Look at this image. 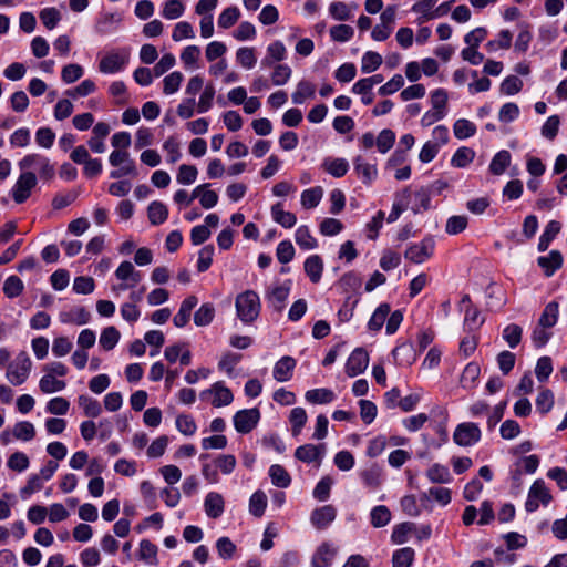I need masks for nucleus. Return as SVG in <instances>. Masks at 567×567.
Returning a JSON list of instances; mask_svg holds the SVG:
<instances>
[{
  "label": "nucleus",
  "mask_w": 567,
  "mask_h": 567,
  "mask_svg": "<svg viewBox=\"0 0 567 567\" xmlns=\"http://www.w3.org/2000/svg\"><path fill=\"white\" fill-rule=\"evenodd\" d=\"M59 318L62 323H75L78 326H82L90 321L91 315L85 308L78 307L70 311L61 312Z\"/></svg>",
  "instance_id": "obj_24"
},
{
  "label": "nucleus",
  "mask_w": 567,
  "mask_h": 567,
  "mask_svg": "<svg viewBox=\"0 0 567 567\" xmlns=\"http://www.w3.org/2000/svg\"><path fill=\"white\" fill-rule=\"evenodd\" d=\"M337 555V548L330 543H322L315 551L311 567H330Z\"/></svg>",
  "instance_id": "obj_15"
},
{
  "label": "nucleus",
  "mask_w": 567,
  "mask_h": 567,
  "mask_svg": "<svg viewBox=\"0 0 567 567\" xmlns=\"http://www.w3.org/2000/svg\"><path fill=\"white\" fill-rule=\"evenodd\" d=\"M38 179L34 172L21 171L16 184L11 189V195L17 204L24 203L31 195V190L37 186Z\"/></svg>",
  "instance_id": "obj_8"
},
{
  "label": "nucleus",
  "mask_w": 567,
  "mask_h": 567,
  "mask_svg": "<svg viewBox=\"0 0 567 567\" xmlns=\"http://www.w3.org/2000/svg\"><path fill=\"white\" fill-rule=\"evenodd\" d=\"M322 168L333 177H342L349 169V164L344 158L328 157L322 162Z\"/></svg>",
  "instance_id": "obj_29"
},
{
  "label": "nucleus",
  "mask_w": 567,
  "mask_h": 567,
  "mask_svg": "<svg viewBox=\"0 0 567 567\" xmlns=\"http://www.w3.org/2000/svg\"><path fill=\"white\" fill-rule=\"evenodd\" d=\"M453 133L457 140H465L475 135L476 125L466 118H460L453 125Z\"/></svg>",
  "instance_id": "obj_44"
},
{
  "label": "nucleus",
  "mask_w": 567,
  "mask_h": 567,
  "mask_svg": "<svg viewBox=\"0 0 567 567\" xmlns=\"http://www.w3.org/2000/svg\"><path fill=\"white\" fill-rule=\"evenodd\" d=\"M382 56L374 51H368L363 54L362 61H361V71L363 73H371L379 69V66L382 64Z\"/></svg>",
  "instance_id": "obj_60"
},
{
  "label": "nucleus",
  "mask_w": 567,
  "mask_h": 567,
  "mask_svg": "<svg viewBox=\"0 0 567 567\" xmlns=\"http://www.w3.org/2000/svg\"><path fill=\"white\" fill-rule=\"evenodd\" d=\"M206 515L210 518H218L223 515L225 502L221 494L217 492H209L204 502Z\"/></svg>",
  "instance_id": "obj_19"
},
{
  "label": "nucleus",
  "mask_w": 567,
  "mask_h": 567,
  "mask_svg": "<svg viewBox=\"0 0 567 567\" xmlns=\"http://www.w3.org/2000/svg\"><path fill=\"white\" fill-rule=\"evenodd\" d=\"M511 164V154L503 150L497 152L491 161L489 171L494 175H502Z\"/></svg>",
  "instance_id": "obj_40"
},
{
  "label": "nucleus",
  "mask_w": 567,
  "mask_h": 567,
  "mask_svg": "<svg viewBox=\"0 0 567 567\" xmlns=\"http://www.w3.org/2000/svg\"><path fill=\"white\" fill-rule=\"evenodd\" d=\"M563 260V255L558 250H551L547 256L538 257L537 262L544 269L545 275L550 277L561 267Z\"/></svg>",
  "instance_id": "obj_23"
},
{
  "label": "nucleus",
  "mask_w": 567,
  "mask_h": 567,
  "mask_svg": "<svg viewBox=\"0 0 567 567\" xmlns=\"http://www.w3.org/2000/svg\"><path fill=\"white\" fill-rule=\"evenodd\" d=\"M147 217L152 225H162L168 217V209L164 203L154 200L148 205Z\"/></svg>",
  "instance_id": "obj_27"
},
{
  "label": "nucleus",
  "mask_w": 567,
  "mask_h": 567,
  "mask_svg": "<svg viewBox=\"0 0 567 567\" xmlns=\"http://www.w3.org/2000/svg\"><path fill=\"white\" fill-rule=\"evenodd\" d=\"M305 398L311 404H327L336 399V394L330 389L320 388L307 391Z\"/></svg>",
  "instance_id": "obj_30"
},
{
  "label": "nucleus",
  "mask_w": 567,
  "mask_h": 567,
  "mask_svg": "<svg viewBox=\"0 0 567 567\" xmlns=\"http://www.w3.org/2000/svg\"><path fill=\"white\" fill-rule=\"evenodd\" d=\"M269 476L271 478V483L277 487L286 488L291 483L289 473L285 470L284 466L279 464H274L270 466Z\"/></svg>",
  "instance_id": "obj_37"
},
{
  "label": "nucleus",
  "mask_w": 567,
  "mask_h": 567,
  "mask_svg": "<svg viewBox=\"0 0 567 567\" xmlns=\"http://www.w3.org/2000/svg\"><path fill=\"white\" fill-rule=\"evenodd\" d=\"M303 268L305 272L313 284L320 281L323 271V261L320 256L312 255L308 257L303 264Z\"/></svg>",
  "instance_id": "obj_25"
},
{
  "label": "nucleus",
  "mask_w": 567,
  "mask_h": 567,
  "mask_svg": "<svg viewBox=\"0 0 567 567\" xmlns=\"http://www.w3.org/2000/svg\"><path fill=\"white\" fill-rule=\"evenodd\" d=\"M316 86L307 80H302L297 84L296 91L292 93L291 99L295 104H302L307 99L315 96Z\"/></svg>",
  "instance_id": "obj_33"
},
{
  "label": "nucleus",
  "mask_w": 567,
  "mask_h": 567,
  "mask_svg": "<svg viewBox=\"0 0 567 567\" xmlns=\"http://www.w3.org/2000/svg\"><path fill=\"white\" fill-rule=\"evenodd\" d=\"M291 282L288 280L282 285L270 287L266 292V300L274 310L280 312L285 308L286 300L290 293Z\"/></svg>",
  "instance_id": "obj_13"
},
{
  "label": "nucleus",
  "mask_w": 567,
  "mask_h": 567,
  "mask_svg": "<svg viewBox=\"0 0 567 567\" xmlns=\"http://www.w3.org/2000/svg\"><path fill=\"white\" fill-rule=\"evenodd\" d=\"M308 416L303 408H293L290 411L289 421L291 423V431L293 436L301 433L302 427L307 423Z\"/></svg>",
  "instance_id": "obj_48"
},
{
  "label": "nucleus",
  "mask_w": 567,
  "mask_h": 567,
  "mask_svg": "<svg viewBox=\"0 0 567 567\" xmlns=\"http://www.w3.org/2000/svg\"><path fill=\"white\" fill-rule=\"evenodd\" d=\"M481 373V368L475 362H470L462 372L461 384L463 388H472Z\"/></svg>",
  "instance_id": "obj_56"
},
{
  "label": "nucleus",
  "mask_w": 567,
  "mask_h": 567,
  "mask_svg": "<svg viewBox=\"0 0 567 567\" xmlns=\"http://www.w3.org/2000/svg\"><path fill=\"white\" fill-rule=\"evenodd\" d=\"M322 196L323 189L320 186L306 189L301 193V205L306 209L315 208L319 205Z\"/></svg>",
  "instance_id": "obj_41"
},
{
  "label": "nucleus",
  "mask_w": 567,
  "mask_h": 567,
  "mask_svg": "<svg viewBox=\"0 0 567 567\" xmlns=\"http://www.w3.org/2000/svg\"><path fill=\"white\" fill-rule=\"evenodd\" d=\"M353 166L355 173L364 184H370L377 177L378 171L375 165L364 162L362 156H357L353 159Z\"/></svg>",
  "instance_id": "obj_26"
},
{
  "label": "nucleus",
  "mask_w": 567,
  "mask_h": 567,
  "mask_svg": "<svg viewBox=\"0 0 567 567\" xmlns=\"http://www.w3.org/2000/svg\"><path fill=\"white\" fill-rule=\"evenodd\" d=\"M558 313H559L558 302L551 301V302L547 303L543 310V313L539 317L538 324L549 328V329L553 328L557 323Z\"/></svg>",
  "instance_id": "obj_34"
},
{
  "label": "nucleus",
  "mask_w": 567,
  "mask_h": 567,
  "mask_svg": "<svg viewBox=\"0 0 567 567\" xmlns=\"http://www.w3.org/2000/svg\"><path fill=\"white\" fill-rule=\"evenodd\" d=\"M260 419L258 409L240 410L234 415V426L237 432L246 434L252 431Z\"/></svg>",
  "instance_id": "obj_10"
},
{
  "label": "nucleus",
  "mask_w": 567,
  "mask_h": 567,
  "mask_svg": "<svg viewBox=\"0 0 567 567\" xmlns=\"http://www.w3.org/2000/svg\"><path fill=\"white\" fill-rule=\"evenodd\" d=\"M122 17L118 13L104 12L95 23V31L100 34L111 33L121 23Z\"/></svg>",
  "instance_id": "obj_22"
},
{
  "label": "nucleus",
  "mask_w": 567,
  "mask_h": 567,
  "mask_svg": "<svg viewBox=\"0 0 567 567\" xmlns=\"http://www.w3.org/2000/svg\"><path fill=\"white\" fill-rule=\"evenodd\" d=\"M390 306L388 303H381L372 313L368 327L372 331H379L384 324L386 317L390 313Z\"/></svg>",
  "instance_id": "obj_42"
},
{
  "label": "nucleus",
  "mask_w": 567,
  "mask_h": 567,
  "mask_svg": "<svg viewBox=\"0 0 567 567\" xmlns=\"http://www.w3.org/2000/svg\"><path fill=\"white\" fill-rule=\"evenodd\" d=\"M184 80V75L179 71H174L166 75L163 80V93L165 95H172L176 93Z\"/></svg>",
  "instance_id": "obj_51"
},
{
  "label": "nucleus",
  "mask_w": 567,
  "mask_h": 567,
  "mask_svg": "<svg viewBox=\"0 0 567 567\" xmlns=\"http://www.w3.org/2000/svg\"><path fill=\"white\" fill-rule=\"evenodd\" d=\"M272 219L285 228H292L297 223V217L293 213L286 212L280 203L271 207Z\"/></svg>",
  "instance_id": "obj_28"
},
{
  "label": "nucleus",
  "mask_w": 567,
  "mask_h": 567,
  "mask_svg": "<svg viewBox=\"0 0 567 567\" xmlns=\"http://www.w3.org/2000/svg\"><path fill=\"white\" fill-rule=\"evenodd\" d=\"M553 499V496L543 480H536L529 487L525 509L533 513L538 509L539 504L547 506Z\"/></svg>",
  "instance_id": "obj_6"
},
{
  "label": "nucleus",
  "mask_w": 567,
  "mask_h": 567,
  "mask_svg": "<svg viewBox=\"0 0 567 567\" xmlns=\"http://www.w3.org/2000/svg\"><path fill=\"white\" fill-rule=\"evenodd\" d=\"M326 455V444H303L296 449L295 457L303 463H317L320 466Z\"/></svg>",
  "instance_id": "obj_11"
},
{
  "label": "nucleus",
  "mask_w": 567,
  "mask_h": 567,
  "mask_svg": "<svg viewBox=\"0 0 567 567\" xmlns=\"http://www.w3.org/2000/svg\"><path fill=\"white\" fill-rule=\"evenodd\" d=\"M18 165L24 172L37 171L42 179H51L54 176V166L41 154H28L19 161Z\"/></svg>",
  "instance_id": "obj_4"
},
{
  "label": "nucleus",
  "mask_w": 567,
  "mask_h": 567,
  "mask_svg": "<svg viewBox=\"0 0 567 567\" xmlns=\"http://www.w3.org/2000/svg\"><path fill=\"white\" fill-rule=\"evenodd\" d=\"M239 17L240 11L237 7H228L219 14L217 24L221 29H229L238 21Z\"/></svg>",
  "instance_id": "obj_53"
},
{
  "label": "nucleus",
  "mask_w": 567,
  "mask_h": 567,
  "mask_svg": "<svg viewBox=\"0 0 567 567\" xmlns=\"http://www.w3.org/2000/svg\"><path fill=\"white\" fill-rule=\"evenodd\" d=\"M370 520L374 528L384 527L391 520V512L385 505L374 506L370 512Z\"/></svg>",
  "instance_id": "obj_35"
},
{
  "label": "nucleus",
  "mask_w": 567,
  "mask_h": 567,
  "mask_svg": "<svg viewBox=\"0 0 567 567\" xmlns=\"http://www.w3.org/2000/svg\"><path fill=\"white\" fill-rule=\"evenodd\" d=\"M426 477L432 483L446 484L452 482L453 477L445 465L435 463L426 471Z\"/></svg>",
  "instance_id": "obj_31"
},
{
  "label": "nucleus",
  "mask_w": 567,
  "mask_h": 567,
  "mask_svg": "<svg viewBox=\"0 0 567 567\" xmlns=\"http://www.w3.org/2000/svg\"><path fill=\"white\" fill-rule=\"evenodd\" d=\"M128 59V50H112L100 60L99 71L103 74L121 72L126 66Z\"/></svg>",
  "instance_id": "obj_5"
},
{
  "label": "nucleus",
  "mask_w": 567,
  "mask_h": 567,
  "mask_svg": "<svg viewBox=\"0 0 567 567\" xmlns=\"http://www.w3.org/2000/svg\"><path fill=\"white\" fill-rule=\"evenodd\" d=\"M437 0H422L412 6V11L421 14L419 22L435 19L434 7Z\"/></svg>",
  "instance_id": "obj_38"
},
{
  "label": "nucleus",
  "mask_w": 567,
  "mask_h": 567,
  "mask_svg": "<svg viewBox=\"0 0 567 567\" xmlns=\"http://www.w3.org/2000/svg\"><path fill=\"white\" fill-rule=\"evenodd\" d=\"M523 329L515 323L506 326L503 330L502 337L509 348H516L522 340Z\"/></svg>",
  "instance_id": "obj_55"
},
{
  "label": "nucleus",
  "mask_w": 567,
  "mask_h": 567,
  "mask_svg": "<svg viewBox=\"0 0 567 567\" xmlns=\"http://www.w3.org/2000/svg\"><path fill=\"white\" fill-rule=\"evenodd\" d=\"M115 277L120 280V284L113 285L111 290L115 295H120L123 291L134 288L138 285L143 278L141 271L136 270L131 261H122L115 270Z\"/></svg>",
  "instance_id": "obj_3"
},
{
  "label": "nucleus",
  "mask_w": 567,
  "mask_h": 567,
  "mask_svg": "<svg viewBox=\"0 0 567 567\" xmlns=\"http://www.w3.org/2000/svg\"><path fill=\"white\" fill-rule=\"evenodd\" d=\"M237 317L246 324L254 322L261 309L259 296L254 290L239 293L235 301Z\"/></svg>",
  "instance_id": "obj_1"
},
{
  "label": "nucleus",
  "mask_w": 567,
  "mask_h": 567,
  "mask_svg": "<svg viewBox=\"0 0 567 567\" xmlns=\"http://www.w3.org/2000/svg\"><path fill=\"white\" fill-rule=\"evenodd\" d=\"M422 501L434 499L441 506H446L451 502V489L446 487H431L426 493L421 496Z\"/></svg>",
  "instance_id": "obj_45"
},
{
  "label": "nucleus",
  "mask_w": 567,
  "mask_h": 567,
  "mask_svg": "<svg viewBox=\"0 0 567 567\" xmlns=\"http://www.w3.org/2000/svg\"><path fill=\"white\" fill-rule=\"evenodd\" d=\"M415 557V551L411 547L398 549L392 556V567H411Z\"/></svg>",
  "instance_id": "obj_43"
},
{
  "label": "nucleus",
  "mask_w": 567,
  "mask_h": 567,
  "mask_svg": "<svg viewBox=\"0 0 567 567\" xmlns=\"http://www.w3.org/2000/svg\"><path fill=\"white\" fill-rule=\"evenodd\" d=\"M297 245L306 250L315 249L317 247V240L310 234V230L307 226H300L297 228L295 234Z\"/></svg>",
  "instance_id": "obj_47"
},
{
  "label": "nucleus",
  "mask_w": 567,
  "mask_h": 567,
  "mask_svg": "<svg viewBox=\"0 0 567 567\" xmlns=\"http://www.w3.org/2000/svg\"><path fill=\"white\" fill-rule=\"evenodd\" d=\"M435 240L433 237H424L420 243L409 246L404 252L405 259L413 264H423L433 256Z\"/></svg>",
  "instance_id": "obj_7"
},
{
  "label": "nucleus",
  "mask_w": 567,
  "mask_h": 567,
  "mask_svg": "<svg viewBox=\"0 0 567 567\" xmlns=\"http://www.w3.org/2000/svg\"><path fill=\"white\" fill-rule=\"evenodd\" d=\"M537 411L547 414L554 406V393L549 389L542 390L536 398Z\"/></svg>",
  "instance_id": "obj_63"
},
{
  "label": "nucleus",
  "mask_w": 567,
  "mask_h": 567,
  "mask_svg": "<svg viewBox=\"0 0 567 567\" xmlns=\"http://www.w3.org/2000/svg\"><path fill=\"white\" fill-rule=\"evenodd\" d=\"M12 435L17 440L31 441L35 436V427L29 421H21L14 424Z\"/></svg>",
  "instance_id": "obj_54"
},
{
  "label": "nucleus",
  "mask_w": 567,
  "mask_h": 567,
  "mask_svg": "<svg viewBox=\"0 0 567 567\" xmlns=\"http://www.w3.org/2000/svg\"><path fill=\"white\" fill-rule=\"evenodd\" d=\"M336 507L333 505H324L311 513L310 522L317 529H324L336 519Z\"/></svg>",
  "instance_id": "obj_14"
},
{
  "label": "nucleus",
  "mask_w": 567,
  "mask_h": 567,
  "mask_svg": "<svg viewBox=\"0 0 567 567\" xmlns=\"http://www.w3.org/2000/svg\"><path fill=\"white\" fill-rule=\"evenodd\" d=\"M198 171L194 165L182 164L178 168L176 181L181 185H190L195 183Z\"/></svg>",
  "instance_id": "obj_64"
},
{
  "label": "nucleus",
  "mask_w": 567,
  "mask_h": 567,
  "mask_svg": "<svg viewBox=\"0 0 567 567\" xmlns=\"http://www.w3.org/2000/svg\"><path fill=\"white\" fill-rule=\"evenodd\" d=\"M369 364V354L363 348H355L346 363V373L350 378L361 374Z\"/></svg>",
  "instance_id": "obj_12"
},
{
  "label": "nucleus",
  "mask_w": 567,
  "mask_h": 567,
  "mask_svg": "<svg viewBox=\"0 0 567 567\" xmlns=\"http://www.w3.org/2000/svg\"><path fill=\"white\" fill-rule=\"evenodd\" d=\"M395 142V134L389 128L382 130L375 138L378 151L382 154L389 152Z\"/></svg>",
  "instance_id": "obj_61"
},
{
  "label": "nucleus",
  "mask_w": 567,
  "mask_h": 567,
  "mask_svg": "<svg viewBox=\"0 0 567 567\" xmlns=\"http://www.w3.org/2000/svg\"><path fill=\"white\" fill-rule=\"evenodd\" d=\"M360 478L365 487L371 491L378 489L383 483V471L378 464H371L360 472Z\"/></svg>",
  "instance_id": "obj_16"
},
{
  "label": "nucleus",
  "mask_w": 567,
  "mask_h": 567,
  "mask_svg": "<svg viewBox=\"0 0 567 567\" xmlns=\"http://www.w3.org/2000/svg\"><path fill=\"white\" fill-rule=\"evenodd\" d=\"M561 229V225L557 220H550L538 241V250L545 251L548 249L551 240L559 234Z\"/></svg>",
  "instance_id": "obj_32"
},
{
  "label": "nucleus",
  "mask_w": 567,
  "mask_h": 567,
  "mask_svg": "<svg viewBox=\"0 0 567 567\" xmlns=\"http://www.w3.org/2000/svg\"><path fill=\"white\" fill-rule=\"evenodd\" d=\"M297 362L292 357L285 355L274 367V378L278 382H287L292 378Z\"/></svg>",
  "instance_id": "obj_17"
},
{
  "label": "nucleus",
  "mask_w": 567,
  "mask_h": 567,
  "mask_svg": "<svg viewBox=\"0 0 567 567\" xmlns=\"http://www.w3.org/2000/svg\"><path fill=\"white\" fill-rule=\"evenodd\" d=\"M392 354L399 365H411L415 362L417 357V353L411 342H405L395 347Z\"/></svg>",
  "instance_id": "obj_21"
},
{
  "label": "nucleus",
  "mask_w": 567,
  "mask_h": 567,
  "mask_svg": "<svg viewBox=\"0 0 567 567\" xmlns=\"http://www.w3.org/2000/svg\"><path fill=\"white\" fill-rule=\"evenodd\" d=\"M120 337L121 334L115 327H106L100 336V344L104 350L110 351L117 344Z\"/></svg>",
  "instance_id": "obj_52"
},
{
  "label": "nucleus",
  "mask_w": 567,
  "mask_h": 567,
  "mask_svg": "<svg viewBox=\"0 0 567 567\" xmlns=\"http://www.w3.org/2000/svg\"><path fill=\"white\" fill-rule=\"evenodd\" d=\"M32 361L25 351L17 354L13 361L7 365L6 378L12 385L23 384L31 372Z\"/></svg>",
  "instance_id": "obj_2"
},
{
  "label": "nucleus",
  "mask_w": 567,
  "mask_h": 567,
  "mask_svg": "<svg viewBox=\"0 0 567 567\" xmlns=\"http://www.w3.org/2000/svg\"><path fill=\"white\" fill-rule=\"evenodd\" d=\"M23 289L24 285L22 280L14 275L9 276L3 284V292L10 299L20 296Z\"/></svg>",
  "instance_id": "obj_58"
},
{
  "label": "nucleus",
  "mask_w": 567,
  "mask_h": 567,
  "mask_svg": "<svg viewBox=\"0 0 567 567\" xmlns=\"http://www.w3.org/2000/svg\"><path fill=\"white\" fill-rule=\"evenodd\" d=\"M475 158L474 150L462 146L456 150L452 156L451 164L453 167L463 168L470 165Z\"/></svg>",
  "instance_id": "obj_39"
},
{
  "label": "nucleus",
  "mask_w": 567,
  "mask_h": 567,
  "mask_svg": "<svg viewBox=\"0 0 567 567\" xmlns=\"http://www.w3.org/2000/svg\"><path fill=\"white\" fill-rule=\"evenodd\" d=\"M207 393L214 394L212 404L216 408L229 405L234 400L231 391L221 382H216L209 390L202 392V395Z\"/></svg>",
  "instance_id": "obj_18"
},
{
  "label": "nucleus",
  "mask_w": 567,
  "mask_h": 567,
  "mask_svg": "<svg viewBox=\"0 0 567 567\" xmlns=\"http://www.w3.org/2000/svg\"><path fill=\"white\" fill-rule=\"evenodd\" d=\"M236 60L243 68L252 69L257 62L255 49L249 47L239 48L236 52Z\"/></svg>",
  "instance_id": "obj_59"
},
{
  "label": "nucleus",
  "mask_w": 567,
  "mask_h": 567,
  "mask_svg": "<svg viewBox=\"0 0 567 567\" xmlns=\"http://www.w3.org/2000/svg\"><path fill=\"white\" fill-rule=\"evenodd\" d=\"M157 547L148 539H142L138 548L140 559L150 565L156 564Z\"/></svg>",
  "instance_id": "obj_57"
},
{
  "label": "nucleus",
  "mask_w": 567,
  "mask_h": 567,
  "mask_svg": "<svg viewBox=\"0 0 567 567\" xmlns=\"http://www.w3.org/2000/svg\"><path fill=\"white\" fill-rule=\"evenodd\" d=\"M215 317V308L212 303L202 305L194 315V322L198 327L208 326Z\"/></svg>",
  "instance_id": "obj_49"
},
{
  "label": "nucleus",
  "mask_w": 567,
  "mask_h": 567,
  "mask_svg": "<svg viewBox=\"0 0 567 567\" xmlns=\"http://www.w3.org/2000/svg\"><path fill=\"white\" fill-rule=\"evenodd\" d=\"M481 429L473 422L461 423L453 433V441L460 446H472L481 440Z\"/></svg>",
  "instance_id": "obj_9"
},
{
  "label": "nucleus",
  "mask_w": 567,
  "mask_h": 567,
  "mask_svg": "<svg viewBox=\"0 0 567 567\" xmlns=\"http://www.w3.org/2000/svg\"><path fill=\"white\" fill-rule=\"evenodd\" d=\"M185 6L179 0H166L162 16L168 20H175L183 16Z\"/></svg>",
  "instance_id": "obj_62"
},
{
  "label": "nucleus",
  "mask_w": 567,
  "mask_h": 567,
  "mask_svg": "<svg viewBox=\"0 0 567 567\" xmlns=\"http://www.w3.org/2000/svg\"><path fill=\"white\" fill-rule=\"evenodd\" d=\"M79 405L83 409L84 414L89 417H97L102 413V406L97 400L87 396L80 395L78 399Z\"/></svg>",
  "instance_id": "obj_50"
},
{
  "label": "nucleus",
  "mask_w": 567,
  "mask_h": 567,
  "mask_svg": "<svg viewBox=\"0 0 567 567\" xmlns=\"http://www.w3.org/2000/svg\"><path fill=\"white\" fill-rule=\"evenodd\" d=\"M198 299L195 296H188L182 302L178 312L173 318L175 327L183 328L187 324L193 309L197 306Z\"/></svg>",
  "instance_id": "obj_20"
},
{
  "label": "nucleus",
  "mask_w": 567,
  "mask_h": 567,
  "mask_svg": "<svg viewBox=\"0 0 567 567\" xmlns=\"http://www.w3.org/2000/svg\"><path fill=\"white\" fill-rule=\"evenodd\" d=\"M267 507V496L262 491H256L249 499V513L256 517H261Z\"/></svg>",
  "instance_id": "obj_46"
},
{
  "label": "nucleus",
  "mask_w": 567,
  "mask_h": 567,
  "mask_svg": "<svg viewBox=\"0 0 567 567\" xmlns=\"http://www.w3.org/2000/svg\"><path fill=\"white\" fill-rule=\"evenodd\" d=\"M65 381L59 380L56 377H53L48 372H45V374L39 381V388L45 394L62 391L65 389Z\"/></svg>",
  "instance_id": "obj_36"
}]
</instances>
